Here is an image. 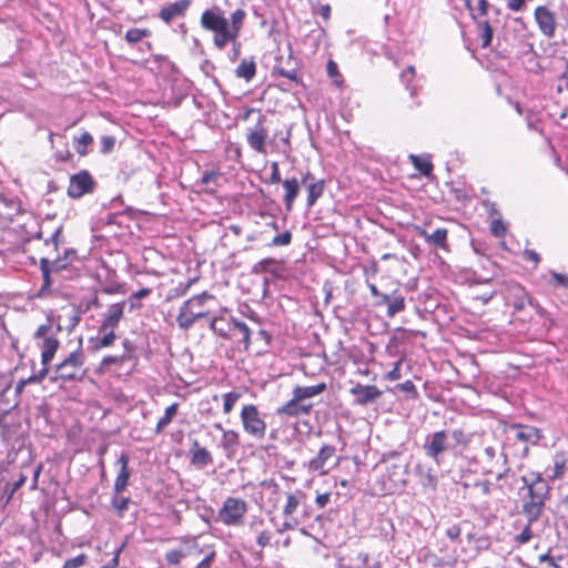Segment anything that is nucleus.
<instances>
[{
    "mask_svg": "<svg viewBox=\"0 0 568 568\" xmlns=\"http://www.w3.org/2000/svg\"><path fill=\"white\" fill-rule=\"evenodd\" d=\"M521 490H526L521 499L520 514L530 520H540L546 510V504L551 497V487L540 474L532 471L520 478Z\"/></svg>",
    "mask_w": 568,
    "mask_h": 568,
    "instance_id": "f257e3e1",
    "label": "nucleus"
},
{
    "mask_svg": "<svg viewBox=\"0 0 568 568\" xmlns=\"http://www.w3.org/2000/svg\"><path fill=\"white\" fill-rule=\"evenodd\" d=\"M470 440V434H467L463 428L440 429L426 436L423 450L428 458L440 466L448 452L456 455L467 448Z\"/></svg>",
    "mask_w": 568,
    "mask_h": 568,
    "instance_id": "f03ea898",
    "label": "nucleus"
},
{
    "mask_svg": "<svg viewBox=\"0 0 568 568\" xmlns=\"http://www.w3.org/2000/svg\"><path fill=\"white\" fill-rule=\"evenodd\" d=\"M200 24L204 30L214 33L213 43L217 49L223 50L229 43V40H231L229 20L220 7L213 6L204 10L201 16Z\"/></svg>",
    "mask_w": 568,
    "mask_h": 568,
    "instance_id": "7ed1b4c3",
    "label": "nucleus"
},
{
    "mask_svg": "<svg viewBox=\"0 0 568 568\" xmlns=\"http://www.w3.org/2000/svg\"><path fill=\"white\" fill-rule=\"evenodd\" d=\"M213 298V295L203 292L185 301L176 316L179 327L186 331L193 326L196 320L207 317L210 312L204 311L203 307Z\"/></svg>",
    "mask_w": 568,
    "mask_h": 568,
    "instance_id": "20e7f679",
    "label": "nucleus"
},
{
    "mask_svg": "<svg viewBox=\"0 0 568 568\" xmlns=\"http://www.w3.org/2000/svg\"><path fill=\"white\" fill-rule=\"evenodd\" d=\"M84 365V354L79 347L71 352L62 362L55 365L53 374L49 377L51 383H68L81 381V368Z\"/></svg>",
    "mask_w": 568,
    "mask_h": 568,
    "instance_id": "39448f33",
    "label": "nucleus"
},
{
    "mask_svg": "<svg viewBox=\"0 0 568 568\" xmlns=\"http://www.w3.org/2000/svg\"><path fill=\"white\" fill-rule=\"evenodd\" d=\"M52 316L47 317V323L41 324L33 334L36 341H41V364L49 365L60 347V341L52 336Z\"/></svg>",
    "mask_w": 568,
    "mask_h": 568,
    "instance_id": "423d86ee",
    "label": "nucleus"
},
{
    "mask_svg": "<svg viewBox=\"0 0 568 568\" xmlns=\"http://www.w3.org/2000/svg\"><path fill=\"white\" fill-rule=\"evenodd\" d=\"M247 503L237 497H227L217 513V520L225 526H240L247 513Z\"/></svg>",
    "mask_w": 568,
    "mask_h": 568,
    "instance_id": "0eeeda50",
    "label": "nucleus"
},
{
    "mask_svg": "<svg viewBox=\"0 0 568 568\" xmlns=\"http://www.w3.org/2000/svg\"><path fill=\"white\" fill-rule=\"evenodd\" d=\"M240 417L245 433L255 439H263L265 437L266 423L261 417V414L255 405H244L242 407Z\"/></svg>",
    "mask_w": 568,
    "mask_h": 568,
    "instance_id": "6e6552de",
    "label": "nucleus"
},
{
    "mask_svg": "<svg viewBox=\"0 0 568 568\" xmlns=\"http://www.w3.org/2000/svg\"><path fill=\"white\" fill-rule=\"evenodd\" d=\"M97 187V182L88 170H81L70 176L67 194L70 199L78 200L85 194H91Z\"/></svg>",
    "mask_w": 568,
    "mask_h": 568,
    "instance_id": "1a4fd4ad",
    "label": "nucleus"
},
{
    "mask_svg": "<svg viewBox=\"0 0 568 568\" xmlns=\"http://www.w3.org/2000/svg\"><path fill=\"white\" fill-rule=\"evenodd\" d=\"M504 298L506 304L511 305L516 312L523 311L526 305L538 307L528 295L526 288L517 282H509L505 286Z\"/></svg>",
    "mask_w": 568,
    "mask_h": 568,
    "instance_id": "9d476101",
    "label": "nucleus"
},
{
    "mask_svg": "<svg viewBox=\"0 0 568 568\" xmlns=\"http://www.w3.org/2000/svg\"><path fill=\"white\" fill-rule=\"evenodd\" d=\"M349 394L353 396V405L367 406L375 403L383 395V392L375 385L356 383L349 389Z\"/></svg>",
    "mask_w": 568,
    "mask_h": 568,
    "instance_id": "9b49d317",
    "label": "nucleus"
},
{
    "mask_svg": "<svg viewBox=\"0 0 568 568\" xmlns=\"http://www.w3.org/2000/svg\"><path fill=\"white\" fill-rule=\"evenodd\" d=\"M63 268H65V264L60 257L53 261H50L47 257L40 258V270L42 273L43 283L38 293L36 294L37 297L41 298L50 293V288L52 285L51 272H57Z\"/></svg>",
    "mask_w": 568,
    "mask_h": 568,
    "instance_id": "f8f14e48",
    "label": "nucleus"
},
{
    "mask_svg": "<svg viewBox=\"0 0 568 568\" xmlns=\"http://www.w3.org/2000/svg\"><path fill=\"white\" fill-rule=\"evenodd\" d=\"M266 116L260 114L256 124L247 130L246 141L254 151L258 153L265 152V142L268 136L267 129L265 128Z\"/></svg>",
    "mask_w": 568,
    "mask_h": 568,
    "instance_id": "ddd939ff",
    "label": "nucleus"
},
{
    "mask_svg": "<svg viewBox=\"0 0 568 568\" xmlns=\"http://www.w3.org/2000/svg\"><path fill=\"white\" fill-rule=\"evenodd\" d=\"M510 428L515 430V439L525 444L524 456L529 453L528 445H537L542 437L540 429L535 426L513 424Z\"/></svg>",
    "mask_w": 568,
    "mask_h": 568,
    "instance_id": "4468645a",
    "label": "nucleus"
},
{
    "mask_svg": "<svg viewBox=\"0 0 568 568\" xmlns=\"http://www.w3.org/2000/svg\"><path fill=\"white\" fill-rule=\"evenodd\" d=\"M225 314H227V310L223 308L221 310L220 315L211 316L209 326L210 329L213 331V333L220 336L221 338L230 339L232 338L231 333L233 332L234 328L233 321H235L236 318H234L233 316L225 317Z\"/></svg>",
    "mask_w": 568,
    "mask_h": 568,
    "instance_id": "2eb2a0df",
    "label": "nucleus"
},
{
    "mask_svg": "<svg viewBox=\"0 0 568 568\" xmlns=\"http://www.w3.org/2000/svg\"><path fill=\"white\" fill-rule=\"evenodd\" d=\"M534 14L540 32L548 38L554 37L556 31V18L554 12L545 6H539L535 9Z\"/></svg>",
    "mask_w": 568,
    "mask_h": 568,
    "instance_id": "dca6fc26",
    "label": "nucleus"
},
{
    "mask_svg": "<svg viewBox=\"0 0 568 568\" xmlns=\"http://www.w3.org/2000/svg\"><path fill=\"white\" fill-rule=\"evenodd\" d=\"M302 183L307 184V206L312 207L323 195L325 190L324 180H315L314 175L307 171L302 174Z\"/></svg>",
    "mask_w": 568,
    "mask_h": 568,
    "instance_id": "f3484780",
    "label": "nucleus"
},
{
    "mask_svg": "<svg viewBox=\"0 0 568 568\" xmlns=\"http://www.w3.org/2000/svg\"><path fill=\"white\" fill-rule=\"evenodd\" d=\"M312 407V404H304L301 399H296V395L293 394L292 399L276 408V414L278 416L298 417L301 415H308Z\"/></svg>",
    "mask_w": 568,
    "mask_h": 568,
    "instance_id": "a211bd4d",
    "label": "nucleus"
},
{
    "mask_svg": "<svg viewBox=\"0 0 568 568\" xmlns=\"http://www.w3.org/2000/svg\"><path fill=\"white\" fill-rule=\"evenodd\" d=\"M190 6L191 0H178L175 2L169 3L168 6L161 8L159 11V18L165 23H170L178 17H184Z\"/></svg>",
    "mask_w": 568,
    "mask_h": 568,
    "instance_id": "6ab92c4d",
    "label": "nucleus"
},
{
    "mask_svg": "<svg viewBox=\"0 0 568 568\" xmlns=\"http://www.w3.org/2000/svg\"><path fill=\"white\" fill-rule=\"evenodd\" d=\"M336 448L332 445H323L317 455L308 462V469L318 474H326V464L335 455Z\"/></svg>",
    "mask_w": 568,
    "mask_h": 568,
    "instance_id": "aec40b11",
    "label": "nucleus"
},
{
    "mask_svg": "<svg viewBox=\"0 0 568 568\" xmlns=\"http://www.w3.org/2000/svg\"><path fill=\"white\" fill-rule=\"evenodd\" d=\"M116 465L120 466V469L114 480L113 493L121 494L128 487L131 477V470L129 469V456L125 453H122L116 460Z\"/></svg>",
    "mask_w": 568,
    "mask_h": 568,
    "instance_id": "412c9836",
    "label": "nucleus"
},
{
    "mask_svg": "<svg viewBox=\"0 0 568 568\" xmlns=\"http://www.w3.org/2000/svg\"><path fill=\"white\" fill-rule=\"evenodd\" d=\"M190 463L196 469H203L213 464V457L211 453L205 447L200 446L196 439L193 440L190 448Z\"/></svg>",
    "mask_w": 568,
    "mask_h": 568,
    "instance_id": "4be33fe9",
    "label": "nucleus"
},
{
    "mask_svg": "<svg viewBox=\"0 0 568 568\" xmlns=\"http://www.w3.org/2000/svg\"><path fill=\"white\" fill-rule=\"evenodd\" d=\"M124 302L110 305L104 320L100 325V331L115 329L123 317Z\"/></svg>",
    "mask_w": 568,
    "mask_h": 568,
    "instance_id": "5701e85b",
    "label": "nucleus"
},
{
    "mask_svg": "<svg viewBox=\"0 0 568 568\" xmlns=\"http://www.w3.org/2000/svg\"><path fill=\"white\" fill-rule=\"evenodd\" d=\"M418 235L425 239L426 243L434 248H447V230L439 227L433 233H428L424 229H418Z\"/></svg>",
    "mask_w": 568,
    "mask_h": 568,
    "instance_id": "b1692460",
    "label": "nucleus"
},
{
    "mask_svg": "<svg viewBox=\"0 0 568 568\" xmlns=\"http://www.w3.org/2000/svg\"><path fill=\"white\" fill-rule=\"evenodd\" d=\"M116 339L114 329L109 328L108 331H100L98 328V335L89 338L90 348L92 352H98L102 348L110 347Z\"/></svg>",
    "mask_w": 568,
    "mask_h": 568,
    "instance_id": "393cba45",
    "label": "nucleus"
},
{
    "mask_svg": "<svg viewBox=\"0 0 568 568\" xmlns=\"http://www.w3.org/2000/svg\"><path fill=\"white\" fill-rule=\"evenodd\" d=\"M102 268L106 273V280L103 283L101 282V292L109 295L124 293V285L115 281V270H113L105 263L102 264Z\"/></svg>",
    "mask_w": 568,
    "mask_h": 568,
    "instance_id": "a878e982",
    "label": "nucleus"
},
{
    "mask_svg": "<svg viewBox=\"0 0 568 568\" xmlns=\"http://www.w3.org/2000/svg\"><path fill=\"white\" fill-rule=\"evenodd\" d=\"M306 499V494L301 489H296L294 493H287L283 515L285 517H291L300 506H305Z\"/></svg>",
    "mask_w": 568,
    "mask_h": 568,
    "instance_id": "bb28decb",
    "label": "nucleus"
},
{
    "mask_svg": "<svg viewBox=\"0 0 568 568\" xmlns=\"http://www.w3.org/2000/svg\"><path fill=\"white\" fill-rule=\"evenodd\" d=\"M282 184L285 190L283 202L286 211L291 212L293 209V203L300 193V182L296 178H292L282 181Z\"/></svg>",
    "mask_w": 568,
    "mask_h": 568,
    "instance_id": "cd10ccee",
    "label": "nucleus"
},
{
    "mask_svg": "<svg viewBox=\"0 0 568 568\" xmlns=\"http://www.w3.org/2000/svg\"><path fill=\"white\" fill-rule=\"evenodd\" d=\"M220 446L224 449L226 457L231 458L240 446V435L233 429L223 430Z\"/></svg>",
    "mask_w": 568,
    "mask_h": 568,
    "instance_id": "c85d7f7f",
    "label": "nucleus"
},
{
    "mask_svg": "<svg viewBox=\"0 0 568 568\" xmlns=\"http://www.w3.org/2000/svg\"><path fill=\"white\" fill-rule=\"evenodd\" d=\"M474 21L477 27L478 37L481 41V48H488L493 41L494 30L488 20L478 19L474 16Z\"/></svg>",
    "mask_w": 568,
    "mask_h": 568,
    "instance_id": "c756f323",
    "label": "nucleus"
},
{
    "mask_svg": "<svg viewBox=\"0 0 568 568\" xmlns=\"http://www.w3.org/2000/svg\"><path fill=\"white\" fill-rule=\"evenodd\" d=\"M326 388L327 386L325 383H318L311 386H296L293 389V394L296 395V399H301L303 402L307 398L322 394Z\"/></svg>",
    "mask_w": 568,
    "mask_h": 568,
    "instance_id": "7c9ffc66",
    "label": "nucleus"
},
{
    "mask_svg": "<svg viewBox=\"0 0 568 568\" xmlns=\"http://www.w3.org/2000/svg\"><path fill=\"white\" fill-rule=\"evenodd\" d=\"M236 78L251 81L256 74V63L251 57L250 59H243L234 71Z\"/></svg>",
    "mask_w": 568,
    "mask_h": 568,
    "instance_id": "2f4dec72",
    "label": "nucleus"
},
{
    "mask_svg": "<svg viewBox=\"0 0 568 568\" xmlns=\"http://www.w3.org/2000/svg\"><path fill=\"white\" fill-rule=\"evenodd\" d=\"M416 471L419 477V481L424 487H430L432 489L436 488L438 478L432 467L417 465Z\"/></svg>",
    "mask_w": 568,
    "mask_h": 568,
    "instance_id": "473e14b6",
    "label": "nucleus"
},
{
    "mask_svg": "<svg viewBox=\"0 0 568 568\" xmlns=\"http://www.w3.org/2000/svg\"><path fill=\"white\" fill-rule=\"evenodd\" d=\"M245 17L246 13L243 9H236L234 12H232L231 24L229 23V33L231 40L239 38Z\"/></svg>",
    "mask_w": 568,
    "mask_h": 568,
    "instance_id": "72a5a7b5",
    "label": "nucleus"
},
{
    "mask_svg": "<svg viewBox=\"0 0 568 568\" xmlns=\"http://www.w3.org/2000/svg\"><path fill=\"white\" fill-rule=\"evenodd\" d=\"M93 144V136L88 131H83L80 136L73 138V148L80 156L89 153V146Z\"/></svg>",
    "mask_w": 568,
    "mask_h": 568,
    "instance_id": "f704fd0d",
    "label": "nucleus"
},
{
    "mask_svg": "<svg viewBox=\"0 0 568 568\" xmlns=\"http://www.w3.org/2000/svg\"><path fill=\"white\" fill-rule=\"evenodd\" d=\"M465 6L470 11L471 17L477 16L478 19L487 16L490 8V3L487 0H466Z\"/></svg>",
    "mask_w": 568,
    "mask_h": 568,
    "instance_id": "c9c22d12",
    "label": "nucleus"
},
{
    "mask_svg": "<svg viewBox=\"0 0 568 568\" xmlns=\"http://www.w3.org/2000/svg\"><path fill=\"white\" fill-rule=\"evenodd\" d=\"M219 173L213 170H206L202 173V176L196 181L197 186H205L209 192H215L217 187Z\"/></svg>",
    "mask_w": 568,
    "mask_h": 568,
    "instance_id": "e433bc0d",
    "label": "nucleus"
},
{
    "mask_svg": "<svg viewBox=\"0 0 568 568\" xmlns=\"http://www.w3.org/2000/svg\"><path fill=\"white\" fill-rule=\"evenodd\" d=\"M178 409H179L178 403H173L165 408L164 415L159 419V422L156 424V427H155L156 434H161L163 432V429L172 422L174 416L178 414Z\"/></svg>",
    "mask_w": 568,
    "mask_h": 568,
    "instance_id": "4c0bfd02",
    "label": "nucleus"
},
{
    "mask_svg": "<svg viewBox=\"0 0 568 568\" xmlns=\"http://www.w3.org/2000/svg\"><path fill=\"white\" fill-rule=\"evenodd\" d=\"M130 504H132V499L130 497H123L120 496V494L113 493L111 498V507L119 517H123Z\"/></svg>",
    "mask_w": 568,
    "mask_h": 568,
    "instance_id": "58836bf2",
    "label": "nucleus"
},
{
    "mask_svg": "<svg viewBox=\"0 0 568 568\" xmlns=\"http://www.w3.org/2000/svg\"><path fill=\"white\" fill-rule=\"evenodd\" d=\"M567 459L564 453H557L554 458L552 474L549 475V480L554 481L564 477L566 471Z\"/></svg>",
    "mask_w": 568,
    "mask_h": 568,
    "instance_id": "ea45409f",
    "label": "nucleus"
},
{
    "mask_svg": "<svg viewBox=\"0 0 568 568\" xmlns=\"http://www.w3.org/2000/svg\"><path fill=\"white\" fill-rule=\"evenodd\" d=\"M538 520H530L529 518H526V525L523 528V530L514 537V540L517 545H525L528 544L532 537V527Z\"/></svg>",
    "mask_w": 568,
    "mask_h": 568,
    "instance_id": "a19ab883",
    "label": "nucleus"
},
{
    "mask_svg": "<svg viewBox=\"0 0 568 568\" xmlns=\"http://www.w3.org/2000/svg\"><path fill=\"white\" fill-rule=\"evenodd\" d=\"M405 306V297L402 294L394 293L392 300H389L386 314L388 317H394L396 314L403 312Z\"/></svg>",
    "mask_w": 568,
    "mask_h": 568,
    "instance_id": "79ce46f5",
    "label": "nucleus"
},
{
    "mask_svg": "<svg viewBox=\"0 0 568 568\" xmlns=\"http://www.w3.org/2000/svg\"><path fill=\"white\" fill-rule=\"evenodd\" d=\"M353 560L358 562L361 568H382V562L378 559H373L371 555L365 551L356 554Z\"/></svg>",
    "mask_w": 568,
    "mask_h": 568,
    "instance_id": "37998d69",
    "label": "nucleus"
},
{
    "mask_svg": "<svg viewBox=\"0 0 568 568\" xmlns=\"http://www.w3.org/2000/svg\"><path fill=\"white\" fill-rule=\"evenodd\" d=\"M233 331H237L242 338H241V343L244 345V348L247 349L250 344H251V329L250 327L244 323V322H241V321H233Z\"/></svg>",
    "mask_w": 568,
    "mask_h": 568,
    "instance_id": "c03bdc74",
    "label": "nucleus"
},
{
    "mask_svg": "<svg viewBox=\"0 0 568 568\" xmlns=\"http://www.w3.org/2000/svg\"><path fill=\"white\" fill-rule=\"evenodd\" d=\"M415 169L424 176H429L433 171V164L428 160L420 159L417 155H410Z\"/></svg>",
    "mask_w": 568,
    "mask_h": 568,
    "instance_id": "a18cd8bd",
    "label": "nucleus"
},
{
    "mask_svg": "<svg viewBox=\"0 0 568 568\" xmlns=\"http://www.w3.org/2000/svg\"><path fill=\"white\" fill-rule=\"evenodd\" d=\"M151 31L149 29L131 28L125 33V40L129 43H138L143 38L149 37Z\"/></svg>",
    "mask_w": 568,
    "mask_h": 568,
    "instance_id": "49530a36",
    "label": "nucleus"
},
{
    "mask_svg": "<svg viewBox=\"0 0 568 568\" xmlns=\"http://www.w3.org/2000/svg\"><path fill=\"white\" fill-rule=\"evenodd\" d=\"M223 413L230 414L235 405V403L240 399L241 394L237 392H229L223 396Z\"/></svg>",
    "mask_w": 568,
    "mask_h": 568,
    "instance_id": "de8ad7c7",
    "label": "nucleus"
},
{
    "mask_svg": "<svg viewBox=\"0 0 568 568\" xmlns=\"http://www.w3.org/2000/svg\"><path fill=\"white\" fill-rule=\"evenodd\" d=\"M264 487L271 490L272 497L270 498V501L273 504V507H276L280 501V486L274 479L265 480L262 483Z\"/></svg>",
    "mask_w": 568,
    "mask_h": 568,
    "instance_id": "09e8293b",
    "label": "nucleus"
},
{
    "mask_svg": "<svg viewBox=\"0 0 568 568\" xmlns=\"http://www.w3.org/2000/svg\"><path fill=\"white\" fill-rule=\"evenodd\" d=\"M187 556V552L181 549H172L165 552V560L170 566L180 565L181 560Z\"/></svg>",
    "mask_w": 568,
    "mask_h": 568,
    "instance_id": "8fccbe9b",
    "label": "nucleus"
},
{
    "mask_svg": "<svg viewBox=\"0 0 568 568\" xmlns=\"http://www.w3.org/2000/svg\"><path fill=\"white\" fill-rule=\"evenodd\" d=\"M326 69H327V74L329 78L333 79L334 83L337 85V87H341L342 83H343V80H342V75L338 71V65L336 62H334L333 60H329L327 62V65H326Z\"/></svg>",
    "mask_w": 568,
    "mask_h": 568,
    "instance_id": "3c124183",
    "label": "nucleus"
},
{
    "mask_svg": "<svg viewBox=\"0 0 568 568\" xmlns=\"http://www.w3.org/2000/svg\"><path fill=\"white\" fill-rule=\"evenodd\" d=\"M129 357L130 356L126 355L125 353H123L122 355H118V356L108 355L102 358L101 366L109 367L111 365H121L124 362H126L129 359Z\"/></svg>",
    "mask_w": 568,
    "mask_h": 568,
    "instance_id": "603ef678",
    "label": "nucleus"
},
{
    "mask_svg": "<svg viewBox=\"0 0 568 568\" xmlns=\"http://www.w3.org/2000/svg\"><path fill=\"white\" fill-rule=\"evenodd\" d=\"M274 72L278 73L281 77L283 78H286L287 80H290L291 82H294L296 84H303L301 79L298 78V73H297V70L296 69H292V70H286L284 68H281V67H276L274 69Z\"/></svg>",
    "mask_w": 568,
    "mask_h": 568,
    "instance_id": "864d4df0",
    "label": "nucleus"
},
{
    "mask_svg": "<svg viewBox=\"0 0 568 568\" xmlns=\"http://www.w3.org/2000/svg\"><path fill=\"white\" fill-rule=\"evenodd\" d=\"M115 146V138L113 135H102L100 140V152L109 154Z\"/></svg>",
    "mask_w": 568,
    "mask_h": 568,
    "instance_id": "5fc2aeb1",
    "label": "nucleus"
},
{
    "mask_svg": "<svg viewBox=\"0 0 568 568\" xmlns=\"http://www.w3.org/2000/svg\"><path fill=\"white\" fill-rule=\"evenodd\" d=\"M88 561V556L85 554H80L73 558H70L64 561L62 568H81Z\"/></svg>",
    "mask_w": 568,
    "mask_h": 568,
    "instance_id": "6e6d98bb",
    "label": "nucleus"
},
{
    "mask_svg": "<svg viewBox=\"0 0 568 568\" xmlns=\"http://www.w3.org/2000/svg\"><path fill=\"white\" fill-rule=\"evenodd\" d=\"M561 559H562V556H558V557L552 556V555L550 554V549H549L547 552H545V554H542V555H540V556L538 557V561H539L540 564H541V562H546L549 567H552V568H562V567L559 565V560H561Z\"/></svg>",
    "mask_w": 568,
    "mask_h": 568,
    "instance_id": "4d7b16f0",
    "label": "nucleus"
},
{
    "mask_svg": "<svg viewBox=\"0 0 568 568\" xmlns=\"http://www.w3.org/2000/svg\"><path fill=\"white\" fill-rule=\"evenodd\" d=\"M396 388L404 393H407L409 398L412 399H416L419 395L415 384L412 381H406L402 384H397Z\"/></svg>",
    "mask_w": 568,
    "mask_h": 568,
    "instance_id": "13d9d810",
    "label": "nucleus"
},
{
    "mask_svg": "<svg viewBox=\"0 0 568 568\" xmlns=\"http://www.w3.org/2000/svg\"><path fill=\"white\" fill-rule=\"evenodd\" d=\"M292 242V233L290 231H285L282 234H278L273 237L271 245L273 246H285Z\"/></svg>",
    "mask_w": 568,
    "mask_h": 568,
    "instance_id": "bf43d9fd",
    "label": "nucleus"
},
{
    "mask_svg": "<svg viewBox=\"0 0 568 568\" xmlns=\"http://www.w3.org/2000/svg\"><path fill=\"white\" fill-rule=\"evenodd\" d=\"M192 282L193 281H189L187 283H180L178 286H175L174 288H172L169 292L168 298H175V297L184 295L186 293V291L190 288V286L192 285Z\"/></svg>",
    "mask_w": 568,
    "mask_h": 568,
    "instance_id": "052dcab7",
    "label": "nucleus"
},
{
    "mask_svg": "<svg viewBox=\"0 0 568 568\" xmlns=\"http://www.w3.org/2000/svg\"><path fill=\"white\" fill-rule=\"evenodd\" d=\"M126 547V541H123L115 550L113 558L100 568H116L119 566V558L123 549Z\"/></svg>",
    "mask_w": 568,
    "mask_h": 568,
    "instance_id": "680f3d73",
    "label": "nucleus"
},
{
    "mask_svg": "<svg viewBox=\"0 0 568 568\" xmlns=\"http://www.w3.org/2000/svg\"><path fill=\"white\" fill-rule=\"evenodd\" d=\"M41 365H42L41 369L37 374H33L30 377H28L27 382H30L32 384H38L44 379V377L49 374V365H44V364H41Z\"/></svg>",
    "mask_w": 568,
    "mask_h": 568,
    "instance_id": "e2e57ef3",
    "label": "nucleus"
},
{
    "mask_svg": "<svg viewBox=\"0 0 568 568\" xmlns=\"http://www.w3.org/2000/svg\"><path fill=\"white\" fill-rule=\"evenodd\" d=\"M491 233L497 236H504L506 233V226L500 219L494 220L490 225Z\"/></svg>",
    "mask_w": 568,
    "mask_h": 568,
    "instance_id": "0e129e2a",
    "label": "nucleus"
},
{
    "mask_svg": "<svg viewBox=\"0 0 568 568\" xmlns=\"http://www.w3.org/2000/svg\"><path fill=\"white\" fill-rule=\"evenodd\" d=\"M462 534V528L459 525L455 524L448 527L445 531V535L453 541L459 540Z\"/></svg>",
    "mask_w": 568,
    "mask_h": 568,
    "instance_id": "69168bd1",
    "label": "nucleus"
},
{
    "mask_svg": "<svg viewBox=\"0 0 568 568\" xmlns=\"http://www.w3.org/2000/svg\"><path fill=\"white\" fill-rule=\"evenodd\" d=\"M271 538L272 532L270 530H262L257 535L256 544L262 548L266 547L267 545H270Z\"/></svg>",
    "mask_w": 568,
    "mask_h": 568,
    "instance_id": "338daca9",
    "label": "nucleus"
},
{
    "mask_svg": "<svg viewBox=\"0 0 568 568\" xmlns=\"http://www.w3.org/2000/svg\"><path fill=\"white\" fill-rule=\"evenodd\" d=\"M216 552L211 550L204 558L201 560L195 568H211L213 561L215 560Z\"/></svg>",
    "mask_w": 568,
    "mask_h": 568,
    "instance_id": "774afa93",
    "label": "nucleus"
}]
</instances>
